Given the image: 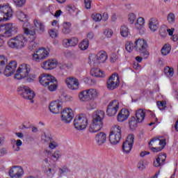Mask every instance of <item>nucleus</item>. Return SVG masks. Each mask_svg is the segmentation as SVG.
<instances>
[{"instance_id":"obj_1","label":"nucleus","mask_w":178,"mask_h":178,"mask_svg":"<svg viewBox=\"0 0 178 178\" xmlns=\"http://www.w3.org/2000/svg\"><path fill=\"white\" fill-rule=\"evenodd\" d=\"M104 119H105V112L102 110H97L92 113V123L89 127L90 133H97L102 129L104 126Z\"/></svg>"},{"instance_id":"obj_2","label":"nucleus","mask_w":178,"mask_h":178,"mask_svg":"<svg viewBox=\"0 0 178 178\" xmlns=\"http://www.w3.org/2000/svg\"><path fill=\"white\" fill-rule=\"evenodd\" d=\"M29 73H30V65L24 63L17 69L15 77L17 80L24 79L25 83H33L36 76L35 74H29Z\"/></svg>"},{"instance_id":"obj_3","label":"nucleus","mask_w":178,"mask_h":178,"mask_svg":"<svg viewBox=\"0 0 178 178\" xmlns=\"http://www.w3.org/2000/svg\"><path fill=\"white\" fill-rule=\"evenodd\" d=\"M39 82L41 86L47 88L49 91H56V88H58V81L55 79V76L52 75L42 74L39 76Z\"/></svg>"},{"instance_id":"obj_4","label":"nucleus","mask_w":178,"mask_h":178,"mask_svg":"<svg viewBox=\"0 0 178 178\" xmlns=\"http://www.w3.org/2000/svg\"><path fill=\"white\" fill-rule=\"evenodd\" d=\"M27 38L23 34L17 35V36L10 39L8 41V45L13 49H22L26 47Z\"/></svg>"},{"instance_id":"obj_5","label":"nucleus","mask_w":178,"mask_h":178,"mask_svg":"<svg viewBox=\"0 0 178 178\" xmlns=\"http://www.w3.org/2000/svg\"><path fill=\"white\" fill-rule=\"evenodd\" d=\"M17 33V26L13 23H6L0 25V36L9 38L12 37V34H16Z\"/></svg>"},{"instance_id":"obj_6","label":"nucleus","mask_w":178,"mask_h":178,"mask_svg":"<svg viewBox=\"0 0 178 178\" xmlns=\"http://www.w3.org/2000/svg\"><path fill=\"white\" fill-rule=\"evenodd\" d=\"M134 48L136 52H139L145 59L148 58L149 51H148V44L144 39H138L135 41Z\"/></svg>"},{"instance_id":"obj_7","label":"nucleus","mask_w":178,"mask_h":178,"mask_svg":"<svg viewBox=\"0 0 178 178\" xmlns=\"http://www.w3.org/2000/svg\"><path fill=\"white\" fill-rule=\"evenodd\" d=\"M98 95H99V92H98L97 89L90 88L82 90L79 92V97L80 101L82 102H87L95 99V98H98Z\"/></svg>"},{"instance_id":"obj_8","label":"nucleus","mask_w":178,"mask_h":178,"mask_svg":"<svg viewBox=\"0 0 178 178\" xmlns=\"http://www.w3.org/2000/svg\"><path fill=\"white\" fill-rule=\"evenodd\" d=\"M17 92L24 99H29L32 104L34 103L33 99L35 97V93L29 86L22 85L18 87Z\"/></svg>"},{"instance_id":"obj_9","label":"nucleus","mask_w":178,"mask_h":178,"mask_svg":"<svg viewBox=\"0 0 178 178\" xmlns=\"http://www.w3.org/2000/svg\"><path fill=\"white\" fill-rule=\"evenodd\" d=\"M122 138V129L118 125H114L111 128V131L109 135V141L111 144L116 145L119 144Z\"/></svg>"},{"instance_id":"obj_10","label":"nucleus","mask_w":178,"mask_h":178,"mask_svg":"<svg viewBox=\"0 0 178 178\" xmlns=\"http://www.w3.org/2000/svg\"><path fill=\"white\" fill-rule=\"evenodd\" d=\"M88 125V119L86 115L81 114L76 116L74 120V126L76 130H84Z\"/></svg>"},{"instance_id":"obj_11","label":"nucleus","mask_w":178,"mask_h":178,"mask_svg":"<svg viewBox=\"0 0 178 178\" xmlns=\"http://www.w3.org/2000/svg\"><path fill=\"white\" fill-rule=\"evenodd\" d=\"M13 16V10L9 5H0V22L3 20H9Z\"/></svg>"},{"instance_id":"obj_12","label":"nucleus","mask_w":178,"mask_h":178,"mask_svg":"<svg viewBox=\"0 0 178 178\" xmlns=\"http://www.w3.org/2000/svg\"><path fill=\"white\" fill-rule=\"evenodd\" d=\"M49 55V49L40 48L36 53L32 54V59L35 62H42L44 59H47Z\"/></svg>"},{"instance_id":"obj_13","label":"nucleus","mask_w":178,"mask_h":178,"mask_svg":"<svg viewBox=\"0 0 178 178\" xmlns=\"http://www.w3.org/2000/svg\"><path fill=\"white\" fill-rule=\"evenodd\" d=\"M61 120L63 123L69 124L72 120H73V118H74V113H73V110L72 108H66L63 110L60 114Z\"/></svg>"},{"instance_id":"obj_14","label":"nucleus","mask_w":178,"mask_h":178,"mask_svg":"<svg viewBox=\"0 0 178 178\" xmlns=\"http://www.w3.org/2000/svg\"><path fill=\"white\" fill-rule=\"evenodd\" d=\"M134 144V135L130 134L127 136V140L122 144V151L124 154H130Z\"/></svg>"},{"instance_id":"obj_15","label":"nucleus","mask_w":178,"mask_h":178,"mask_svg":"<svg viewBox=\"0 0 178 178\" xmlns=\"http://www.w3.org/2000/svg\"><path fill=\"white\" fill-rule=\"evenodd\" d=\"M119 111V101L113 100L107 106L106 113L108 116H115Z\"/></svg>"},{"instance_id":"obj_16","label":"nucleus","mask_w":178,"mask_h":178,"mask_svg":"<svg viewBox=\"0 0 178 178\" xmlns=\"http://www.w3.org/2000/svg\"><path fill=\"white\" fill-rule=\"evenodd\" d=\"M120 83L119 76L114 74L107 81V88L108 90H115V88L119 86Z\"/></svg>"},{"instance_id":"obj_17","label":"nucleus","mask_w":178,"mask_h":178,"mask_svg":"<svg viewBox=\"0 0 178 178\" xmlns=\"http://www.w3.org/2000/svg\"><path fill=\"white\" fill-rule=\"evenodd\" d=\"M49 109L51 113L55 115L60 113L62 112V102L59 100L51 102L49 106Z\"/></svg>"},{"instance_id":"obj_18","label":"nucleus","mask_w":178,"mask_h":178,"mask_svg":"<svg viewBox=\"0 0 178 178\" xmlns=\"http://www.w3.org/2000/svg\"><path fill=\"white\" fill-rule=\"evenodd\" d=\"M65 83L67 84V87H68L70 90H78L79 86H80V82H79V79L73 76L67 77L65 79Z\"/></svg>"},{"instance_id":"obj_19","label":"nucleus","mask_w":178,"mask_h":178,"mask_svg":"<svg viewBox=\"0 0 178 178\" xmlns=\"http://www.w3.org/2000/svg\"><path fill=\"white\" fill-rule=\"evenodd\" d=\"M24 174V171L23 170V168L19 166H13L12 168H10L8 172L10 177L12 178H20Z\"/></svg>"},{"instance_id":"obj_20","label":"nucleus","mask_w":178,"mask_h":178,"mask_svg":"<svg viewBox=\"0 0 178 178\" xmlns=\"http://www.w3.org/2000/svg\"><path fill=\"white\" fill-rule=\"evenodd\" d=\"M16 67H17V63L16 61H10L8 65H6L4 69V74L7 77L12 76L15 72H16Z\"/></svg>"},{"instance_id":"obj_21","label":"nucleus","mask_w":178,"mask_h":178,"mask_svg":"<svg viewBox=\"0 0 178 178\" xmlns=\"http://www.w3.org/2000/svg\"><path fill=\"white\" fill-rule=\"evenodd\" d=\"M41 66L45 70H52L58 66V60L52 59L46 60L42 63Z\"/></svg>"},{"instance_id":"obj_22","label":"nucleus","mask_w":178,"mask_h":178,"mask_svg":"<svg viewBox=\"0 0 178 178\" xmlns=\"http://www.w3.org/2000/svg\"><path fill=\"white\" fill-rule=\"evenodd\" d=\"M165 161H166V154L160 153L158 156V158H156V161H154V166H155V168H159V166H163V165L165 164Z\"/></svg>"},{"instance_id":"obj_23","label":"nucleus","mask_w":178,"mask_h":178,"mask_svg":"<svg viewBox=\"0 0 178 178\" xmlns=\"http://www.w3.org/2000/svg\"><path fill=\"white\" fill-rule=\"evenodd\" d=\"M130 116V112L126 108H122L118 115L117 119L119 122H124V120H127Z\"/></svg>"},{"instance_id":"obj_24","label":"nucleus","mask_w":178,"mask_h":178,"mask_svg":"<svg viewBox=\"0 0 178 178\" xmlns=\"http://www.w3.org/2000/svg\"><path fill=\"white\" fill-rule=\"evenodd\" d=\"M77 44H79V39L76 38H71L63 40V45L65 47V48H67V47H76Z\"/></svg>"},{"instance_id":"obj_25","label":"nucleus","mask_w":178,"mask_h":178,"mask_svg":"<svg viewBox=\"0 0 178 178\" xmlns=\"http://www.w3.org/2000/svg\"><path fill=\"white\" fill-rule=\"evenodd\" d=\"M95 141L98 145H102L106 142V134L104 132H99L95 136Z\"/></svg>"},{"instance_id":"obj_26","label":"nucleus","mask_w":178,"mask_h":178,"mask_svg":"<svg viewBox=\"0 0 178 178\" xmlns=\"http://www.w3.org/2000/svg\"><path fill=\"white\" fill-rule=\"evenodd\" d=\"M156 145H163V147L166 145V143L165 142V140H161L159 138H153L150 140V142L149 143V148H151V147H156Z\"/></svg>"},{"instance_id":"obj_27","label":"nucleus","mask_w":178,"mask_h":178,"mask_svg":"<svg viewBox=\"0 0 178 178\" xmlns=\"http://www.w3.org/2000/svg\"><path fill=\"white\" fill-rule=\"evenodd\" d=\"M149 29L152 31H156L159 29V22L158 19L153 17L149 20Z\"/></svg>"},{"instance_id":"obj_28","label":"nucleus","mask_w":178,"mask_h":178,"mask_svg":"<svg viewBox=\"0 0 178 178\" xmlns=\"http://www.w3.org/2000/svg\"><path fill=\"white\" fill-rule=\"evenodd\" d=\"M33 23L36 30H38L40 33L45 31V26L42 22L39 19H34Z\"/></svg>"},{"instance_id":"obj_29","label":"nucleus","mask_w":178,"mask_h":178,"mask_svg":"<svg viewBox=\"0 0 178 178\" xmlns=\"http://www.w3.org/2000/svg\"><path fill=\"white\" fill-rule=\"evenodd\" d=\"M90 74L93 76V77H105V72L99 68H92Z\"/></svg>"},{"instance_id":"obj_30","label":"nucleus","mask_w":178,"mask_h":178,"mask_svg":"<svg viewBox=\"0 0 178 178\" xmlns=\"http://www.w3.org/2000/svg\"><path fill=\"white\" fill-rule=\"evenodd\" d=\"M136 117L138 123L143 122L144 119H145V111L143 109H138L136 112Z\"/></svg>"},{"instance_id":"obj_31","label":"nucleus","mask_w":178,"mask_h":178,"mask_svg":"<svg viewBox=\"0 0 178 178\" xmlns=\"http://www.w3.org/2000/svg\"><path fill=\"white\" fill-rule=\"evenodd\" d=\"M99 63H104L108 59V55L104 51H99L97 55Z\"/></svg>"},{"instance_id":"obj_32","label":"nucleus","mask_w":178,"mask_h":178,"mask_svg":"<svg viewBox=\"0 0 178 178\" xmlns=\"http://www.w3.org/2000/svg\"><path fill=\"white\" fill-rule=\"evenodd\" d=\"M49 158H51V161H54V162H58V160L60 156H62V154L59 150H56L51 155V152H47Z\"/></svg>"},{"instance_id":"obj_33","label":"nucleus","mask_w":178,"mask_h":178,"mask_svg":"<svg viewBox=\"0 0 178 178\" xmlns=\"http://www.w3.org/2000/svg\"><path fill=\"white\" fill-rule=\"evenodd\" d=\"M27 26H29L28 22H25L23 26L24 33H25V34H26V35H31L32 37L33 40H34V38H35V31L30 30V29H29V28H26V27H27Z\"/></svg>"},{"instance_id":"obj_34","label":"nucleus","mask_w":178,"mask_h":178,"mask_svg":"<svg viewBox=\"0 0 178 178\" xmlns=\"http://www.w3.org/2000/svg\"><path fill=\"white\" fill-rule=\"evenodd\" d=\"M6 63H8V59L5 56H0V74L2 72H5V67H6Z\"/></svg>"},{"instance_id":"obj_35","label":"nucleus","mask_w":178,"mask_h":178,"mask_svg":"<svg viewBox=\"0 0 178 178\" xmlns=\"http://www.w3.org/2000/svg\"><path fill=\"white\" fill-rule=\"evenodd\" d=\"M137 123H138V120H136V117H131L129 119V129L131 130H134V129H136L137 127Z\"/></svg>"},{"instance_id":"obj_36","label":"nucleus","mask_w":178,"mask_h":178,"mask_svg":"<svg viewBox=\"0 0 178 178\" xmlns=\"http://www.w3.org/2000/svg\"><path fill=\"white\" fill-rule=\"evenodd\" d=\"M56 172L55 167H48V168L44 170V175H46L47 177H53Z\"/></svg>"},{"instance_id":"obj_37","label":"nucleus","mask_w":178,"mask_h":178,"mask_svg":"<svg viewBox=\"0 0 178 178\" xmlns=\"http://www.w3.org/2000/svg\"><path fill=\"white\" fill-rule=\"evenodd\" d=\"M171 49L172 48L170 47V44H165L161 49L162 55H163L164 56H165V55H168V54L170 53Z\"/></svg>"},{"instance_id":"obj_38","label":"nucleus","mask_w":178,"mask_h":178,"mask_svg":"<svg viewBox=\"0 0 178 178\" xmlns=\"http://www.w3.org/2000/svg\"><path fill=\"white\" fill-rule=\"evenodd\" d=\"M97 58V54H90L89 56V63L90 65H98L99 62H98Z\"/></svg>"},{"instance_id":"obj_39","label":"nucleus","mask_w":178,"mask_h":178,"mask_svg":"<svg viewBox=\"0 0 178 178\" xmlns=\"http://www.w3.org/2000/svg\"><path fill=\"white\" fill-rule=\"evenodd\" d=\"M120 34L122 37H127L130 32L129 31V28L124 25H122L120 29Z\"/></svg>"},{"instance_id":"obj_40","label":"nucleus","mask_w":178,"mask_h":178,"mask_svg":"<svg viewBox=\"0 0 178 178\" xmlns=\"http://www.w3.org/2000/svg\"><path fill=\"white\" fill-rule=\"evenodd\" d=\"M90 42H88V40L86 39L83 40L81 43H79V47L82 51H86V49L88 48Z\"/></svg>"},{"instance_id":"obj_41","label":"nucleus","mask_w":178,"mask_h":178,"mask_svg":"<svg viewBox=\"0 0 178 178\" xmlns=\"http://www.w3.org/2000/svg\"><path fill=\"white\" fill-rule=\"evenodd\" d=\"M145 23V21L144 18H143L142 17H138L136 24V29H143L144 27Z\"/></svg>"},{"instance_id":"obj_42","label":"nucleus","mask_w":178,"mask_h":178,"mask_svg":"<svg viewBox=\"0 0 178 178\" xmlns=\"http://www.w3.org/2000/svg\"><path fill=\"white\" fill-rule=\"evenodd\" d=\"M72 26V24L70 22H65L63 24V33L64 34H69L70 33V27Z\"/></svg>"},{"instance_id":"obj_43","label":"nucleus","mask_w":178,"mask_h":178,"mask_svg":"<svg viewBox=\"0 0 178 178\" xmlns=\"http://www.w3.org/2000/svg\"><path fill=\"white\" fill-rule=\"evenodd\" d=\"M164 73L168 76V77H173V75L175 74V70L173 68L166 67L164 69Z\"/></svg>"},{"instance_id":"obj_44","label":"nucleus","mask_w":178,"mask_h":178,"mask_svg":"<svg viewBox=\"0 0 178 178\" xmlns=\"http://www.w3.org/2000/svg\"><path fill=\"white\" fill-rule=\"evenodd\" d=\"M22 144H23V142H22L20 139L17 140L15 141V145H13V149L16 152L20 151V147H22Z\"/></svg>"},{"instance_id":"obj_45","label":"nucleus","mask_w":178,"mask_h":178,"mask_svg":"<svg viewBox=\"0 0 178 178\" xmlns=\"http://www.w3.org/2000/svg\"><path fill=\"white\" fill-rule=\"evenodd\" d=\"M17 18L19 19V20H20V22H26V15L23 12L17 11Z\"/></svg>"},{"instance_id":"obj_46","label":"nucleus","mask_w":178,"mask_h":178,"mask_svg":"<svg viewBox=\"0 0 178 178\" xmlns=\"http://www.w3.org/2000/svg\"><path fill=\"white\" fill-rule=\"evenodd\" d=\"M125 49L127 52H132L133 49H134V46H133L132 42H127L125 44Z\"/></svg>"},{"instance_id":"obj_47","label":"nucleus","mask_w":178,"mask_h":178,"mask_svg":"<svg viewBox=\"0 0 178 178\" xmlns=\"http://www.w3.org/2000/svg\"><path fill=\"white\" fill-rule=\"evenodd\" d=\"M92 19L95 22H101L102 20V15L99 13H93L92 15Z\"/></svg>"},{"instance_id":"obj_48","label":"nucleus","mask_w":178,"mask_h":178,"mask_svg":"<svg viewBox=\"0 0 178 178\" xmlns=\"http://www.w3.org/2000/svg\"><path fill=\"white\" fill-rule=\"evenodd\" d=\"M167 20L169 23H170V24H173V23L175 22V14H173V13H170L168 15Z\"/></svg>"},{"instance_id":"obj_49","label":"nucleus","mask_w":178,"mask_h":178,"mask_svg":"<svg viewBox=\"0 0 178 178\" xmlns=\"http://www.w3.org/2000/svg\"><path fill=\"white\" fill-rule=\"evenodd\" d=\"M15 5L17 6V8H22V6H24L26 4V0H13Z\"/></svg>"},{"instance_id":"obj_50","label":"nucleus","mask_w":178,"mask_h":178,"mask_svg":"<svg viewBox=\"0 0 178 178\" xmlns=\"http://www.w3.org/2000/svg\"><path fill=\"white\" fill-rule=\"evenodd\" d=\"M160 35L162 37H166L168 35V29L166 27L161 26L160 29Z\"/></svg>"},{"instance_id":"obj_51","label":"nucleus","mask_w":178,"mask_h":178,"mask_svg":"<svg viewBox=\"0 0 178 178\" xmlns=\"http://www.w3.org/2000/svg\"><path fill=\"white\" fill-rule=\"evenodd\" d=\"M128 20L130 23V24H133V23H134V22L136 21V14L134 13H130L128 15Z\"/></svg>"},{"instance_id":"obj_52","label":"nucleus","mask_w":178,"mask_h":178,"mask_svg":"<svg viewBox=\"0 0 178 178\" xmlns=\"http://www.w3.org/2000/svg\"><path fill=\"white\" fill-rule=\"evenodd\" d=\"M67 172H69V168L66 166H64L59 169L58 175L60 176H63V175H65V173H67Z\"/></svg>"},{"instance_id":"obj_53","label":"nucleus","mask_w":178,"mask_h":178,"mask_svg":"<svg viewBox=\"0 0 178 178\" xmlns=\"http://www.w3.org/2000/svg\"><path fill=\"white\" fill-rule=\"evenodd\" d=\"M28 48L31 51L35 49V48H37V43H35L34 40L31 41L29 44Z\"/></svg>"},{"instance_id":"obj_54","label":"nucleus","mask_w":178,"mask_h":178,"mask_svg":"<svg viewBox=\"0 0 178 178\" xmlns=\"http://www.w3.org/2000/svg\"><path fill=\"white\" fill-rule=\"evenodd\" d=\"M49 34L51 38H56L58 37V31H55L54 29H50L49 31Z\"/></svg>"},{"instance_id":"obj_55","label":"nucleus","mask_w":178,"mask_h":178,"mask_svg":"<svg viewBox=\"0 0 178 178\" xmlns=\"http://www.w3.org/2000/svg\"><path fill=\"white\" fill-rule=\"evenodd\" d=\"M157 106L160 111H163L166 108V103L165 102H157Z\"/></svg>"},{"instance_id":"obj_56","label":"nucleus","mask_w":178,"mask_h":178,"mask_svg":"<svg viewBox=\"0 0 178 178\" xmlns=\"http://www.w3.org/2000/svg\"><path fill=\"white\" fill-rule=\"evenodd\" d=\"M104 34L106 36H107L108 38H109L111 35H113V31H112V29H105Z\"/></svg>"},{"instance_id":"obj_57","label":"nucleus","mask_w":178,"mask_h":178,"mask_svg":"<svg viewBox=\"0 0 178 178\" xmlns=\"http://www.w3.org/2000/svg\"><path fill=\"white\" fill-rule=\"evenodd\" d=\"M49 147L51 149H55L57 147H58V143L55 141H50Z\"/></svg>"},{"instance_id":"obj_58","label":"nucleus","mask_w":178,"mask_h":178,"mask_svg":"<svg viewBox=\"0 0 178 178\" xmlns=\"http://www.w3.org/2000/svg\"><path fill=\"white\" fill-rule=\"evenodd\" d=\"M165 147L163 145H161V147H149L151 150H152L153 152H159L160 151H162Z\"/></svg>"},{"instance_id":"obj_59","label":"nucleus","mask_w":178,"mask_h":178,"mask_svg":"<svg viewBox=\"0 0 178 178\" xmlns=\"http://www.w3.org/2000/svg\"><path fill=\"white\" fill-rule=\"evenodd\" d=\"M91 2H92V0H84L85 8H86V9L91 8Z\"/></svg>"},{"instance_id":"obj_60","label":"nucleus","mask_w":178,"mask_h":178,"mask_svg":"<svg viewBox=\"0 0 178 178\" xmlns=\"http://www.w3.org/2000/svg\"><path fill=\"white\" fill-rule=\"evenodd\" d=\"M118 59H119V56L116 55V54H111V62H112L113 63H115V62H116V60H118Z\"/></svg>"},{"instance_id":"obj_61","label":"nucleus","mask_w":178,"mask_h":178,"mask_svg":"<svg viewBox=\"0 0 178 178\" xmlns=\"http://www.w3.org/2000/svg\"><path fill=\"white\" fill-rule=\"evenodd\" d=\"M109 19V16L108 15V13H104L103 15H102V20L104 22H106Z\"/></svg>"},{"instance_id":"obj_62","label":"nucleus","mask_w":178,"mask_h":178,"mask_svg":"<svg viewBox=\"0 0 178 178\" xmlns=\"http://www.w3.org/2000/svg\"><path fill=\"white\" fill-rule=\"evenodd\" d=\"M72 67V65H68V64H61L60 65V69H70Z\"/></svg>"},{"instance_id":"obj_63","label":"nucleus","mask_w":178,"mask_h":178,"mask_svg":"<svg viewBox=\"0 0 178 178\" xmlns=\"http://www.w3.org/2000/svg\"><path fill=\"white\" fill-rule=\"evenodd\" d=\"M138 169H139L140 170H143L144 169H145V165H144V163L143 162H139L138 163Z\"/></svg>"},{"instance_id":"obj_64","label":"nucleus","mask_w":178,"mask_h":178,"mask_svg":"<svg viewBox=\"0 0 178 178\" xmlns=\"http://www.w3.org/2000/svg\"><path fill=\"white\" fill-rule=\"evenodd\" d=\"M42 140L44 143H48V141H51V137L47 136V134H44L42 137Z\"/></svg>"}]
</instances>
